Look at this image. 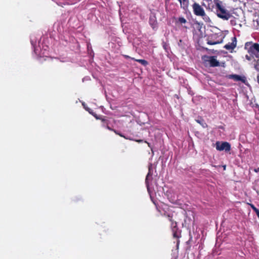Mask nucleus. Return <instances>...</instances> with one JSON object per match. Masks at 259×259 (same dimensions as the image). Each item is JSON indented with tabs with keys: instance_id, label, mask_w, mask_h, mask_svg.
Wrapping results in <instances>:
<instances>
[{
	"instance_id": "f257e3e1",
	"label": "nucleus",
	"mask_w": 259,
	"mask_h": 259,
	"mask_svg": "<svg viewBox=\"0 0 259 259\" xmlns=\"http://www.w3.org/2000/svg\"><path fill=\"white\" fill-rule=\"evenodd\" d=\"M213 2L214 5L208 4L206 6V9L212 11L215 7L217 16L224 20H228L232 17V15L225 9L223 2L220 0H213Z\"/></svg>"
},
{
	"instance_id": "f03ea898",
	"label": "nucleus",
	"mask_w": 259,
	"mask_h": 259,
	"mask_svg": "<svg viewBox=\"0 0 259 259\" xmlns=\"http://www.w3.org/2000/svg\"><path fill=\"white\" fill-rule=\"evenodd\" d=\"M192 7L195 15L202 17L205 22H210L211 21L210 18L206 15L204 9L199 4L195 2Z\"/></svg>"
},
{
	"instance_id": "7ed1b4c3",
	"label": "nucleus",
	"mask_w": 259,
	"mask_h": 259,
	"mask_svg": "<svg viewBox=\"0 0 259 259\" xmlns=\"http://www.w3.org/2000/svg\"><path fill=\"white\" fill-rule=\"evenodd\" d=\"M216 149L219 151L225 150L228 152L231 150V145L227 142H222L221 144L217 142L216 143Z\"/></svg>"
},
{
	"instance_id": "20e7f679",
	"label": "nucleus",
	"mask_w": 259,
	"mask_h": 259,
	"mask_svg": "<svg viewBox=\"0 0 259 259\" xmlns=\"http://www.w3.org/2000/svg\"><path fill=\"white\" fill-rule=\"evenodd\" d=\"M208 59L205 60L206 61L209 62L211 67H217L220 65L219 62L217 60L215 56L206 57Z\"/></svg>"
},
{
	"instance_id": "39448f33",
	"label": "nucleus",
	"mask_w": 259,
	"mask_h": 259,
	"mask_svg": "<svg viewBox=\"0 0 259 259\" xmlns=\"http://www.w3.org/2000/svg\"><path fill=\"white\" fill-rule=\"evenodd\" d=\"M237 45V39L236 37H232V42H229L226 44L224 46V48H225L227 50H233L236 48Z\"/></svg>"
},
{
	"instance_id": "423d86ee",
	"label": "nucleus",
	"mask_w": 259,
	"mask_h": 259,
	"mask_svg": "<svg viewBox=\"0 0 259 259\" xmlns=\"http://www.w3.org/2000/svg\"><path fill=\"white\" fill-rule=\"evenodd\" d=\"M153 175V167L152 164L150 163L148 166V172L146 176V178L145 179V184L147 188H148L149 186V178L151 177Z\"/></svg>"
},
{
	"instance_id": "0eeeda50",
	"label": "nucleus",
	"mask_w": 259,
	"mask_h": 259,
	"mask_svg": "<svg viewBox=\"0 0 259 259\" xmlns=\"http://www.w3.org/2000/svg\"><path fill=\"white\" fill-rule=\"evenodd\" d=\"M123 56L125 59H131L134 60L137 62H139L144 66H146L148 64V62L146 60H144V59H136L134 58L131 57L130 56H129L128 55H123Z\"/></svg>"
},
{
	"instance_id": "6e6552de",
	"label": "nucleus",
	"mask_w": 259,
	"mask_h": 259,
	"mask_svg": "<svg viewBox=\"0 0 259 259\" xmlns=\"http://www.w3.org/2000/svg\"><path fill=\"white\" fill-rule=\"evenodd\" d=\"M229 79H233L235 81H241L242 82H245V79L244 77H242L240 75L237 74H230L228 75Z\"/></svg>"
},
{
	"instance_id": "1a4fd4ad",
	"label": "nucleus",
	"mask_w": 259,
	"mask_h": 259,
	"mask_svg": "<svg viewBox=\"0 0 259 259\" xmlns=\"http://www.w3.org/2000/svg\"><path fill=\"white\" fill-rule=\"evenodd\" d=\"M180 3L181 8L184 10H186L188 8L189 2L188 0H178Z\"/></svg>"
},
{
	"instance_id": "9d476101",
	"label": "nucleus",
	"mask_w": 259,
	"mask_h": 259,
	"mask_svg": "<svg viewBox=\"0 0 259 259\" xmlns=\"http://www.w3.org/2000/svg\"><path fill=\"white\" fill-rule=\"evenodd\" d=\"M149 23L153 29H155L157 26V22L155 17L150 18Z\"/></svg>"
},
{
	"instance_id": "9b49d317",
	"label": "nucleus",
	"mask_w": 259,
	"mask_h": 259,
	"mask_svg": "<svg viewBox=\"0 0 259 259\" xmlns=\"http://www.w3.org/2000/svg\"><path fill=\"white\" fill-rule=\"evenodd\" d=\"M187 22V21L186 19L183 17H179L176 21L177 23H179L181 25H182L183 24H186Z\"/></svg>"
},
{
	"instance_id": "f8f14e48",
	"label": "nucleus",
	"mask_w": 259,
	"mask_h": 259,
	"mask_svg": "<svg viewBox=\"0 0 259 259\" xmlns=\"http://www.w3.org/2000/svg\"><path fill=\"white\" fill-rule=\"evenodd\" d=\"M171 222V230H178V226H177V223L174 220H172V221H170Z\"/></svg>"
},
{
	"instance_id": "ddd939ff",
	"label": "nucleus",
	"mask_w": 259,
	"mask_h": 259,
	"mask_svg": "<svg viewBox=\"0 0 259 259\" xmlns=\"http://www.w3.org/2000/svg\"><path fill=\"white\" fill-rule=\"evenodd\" d=\"M223 42V39H222L221 41H212V40H208L207 44L209 45H214L217 44H221Z\"/></svg>"
},
{
	"instance_id": "4468645a",
	"label": "nucleus",
	"mask_w": 259,
	"mask_h": 259,
	"mask_svg": "<svg viewBox=\"0 0 259 259\" xmlns=\"http://www.w3.org/2000/svg\"><path fill=\"white\" fill-rule=\"evenodd\" d=\"M114 132L117 134V135H119V136H120L121 137H124L125 139H131V138L130 137H128L127 136H126V135H122L121 133H120V131H114Z\"/></svg>"
},
{
	"instance_id": "2eb2a0df",
	"label": "nucleus",
	"mask_w": 259,
	"mask_h": 259,
	"mask_svg": "<svg viewBox=\"0 0 259 259\" xmlns=\"http://www.w3.org/2000/svg\"><path fill=\"white\" fill-rule=\"evenodd\" d=\"M197 122L199 123L200 124H201L203 128H205L207 125L206 123L204 122V120L201 118H200V119L197 120Z\"/></svg>"
},
{
	"instance_id": "dca6fc26",
	"label": "nucleus",
	"mask_w": 259,
	"mask_h": 259,
	"mask_svg": "<svg viewBox=\"0 0 259 259\" xmlns=\"http://www.w3.org/2000/svg\"><path fill=\"white\" fill-rule=\"evenodd\" d=\"M252 46L255 52L259 53V44L257 43H254L252 45Z\"/></svg>"
},
{
	"instance_id": "f3484780",
	"label": "nucleus",
	"mask_w": 259,
	"mask_h": 259,
	"mask_svg": "<svg viewBox=\"0 0 259 259\" xmlns=\"http://www.w3.org/2000/svg\"><path fill=\"white\" fill-rule=\"evenodd\" d=\"M248 52L249 54H255V52L253 48V46L252 45H251L249 48V49H248Z\"/></svg>"
},
{
	"instance_id": "a211bd4d",
	"label": "nucleus",
	"mask_w": 259,
	"mask_h": 259,
	"mask_svg": "<svg viewBox=\"0 0 259 259\" xmlns=\"http://www.w3.org/2000/svg\"><path fill=\"white\" fill-rule=\"evenodd\" d=\"M177 231L178 230H172V233H173V237L176 238H179L180 237L178 234Z\"/></svg>"
},
{
	"instance_id": "6ab92c4d",
	"label": "nucleus",
	"mask_w": 259,
	"mask_h": 259,
	"mask_svg": "<svg viewBox=\"0 0 259 259\" xmlns=\"http://www.w3.org/2000/svg\"><path fill=\"white\" fill-rule=\"evenodd\" d=\"M164 215L166 217V218L169 222L172 221V220H173L172 215H171L170 214H166L164 213Z\"/></svg>"
},
{
	"instance_id": "aec40b11",
	"label": "nucleus",
	"mask_w": 259,
	"mask_h": 259,
	"mask_svg": "<svg viewBox=\"0 0 259 259\" xmlns=\"http://www.w3.org/2000/svg\"><path fill=\"white\" fill-rule=\"evenodd\" d=\"M251 207L255 212H256V211L258 209L257 208H256L253 204H251Z\"/></svg>"
},
{
	"instance_id": "412c9836",
	"label": "nucleus",
	"mask_w": 259,
	"mask_h": 259,
	"mask_svg": "<svg viewBox=\"0 0 259 259\" xmlns=\"http://www.w3.org/2000/svg\"><path fill=\"white\" fill-rule=\"evenodd\" d=\"M257 217L259 218V209H258L255 212Z\"/></svg>"
},
{
	"instance_id": "4be33fe9",
	"label": "nucleus",
	"mask_w": 259,
	"mask_h": 259,
	"mask_svg": "<svg viewBox=\"0 0 259 259\" xmlns=\"http://www.w3.org/2000/svg\"><path fill=\"white\" fill-rule=\"evenodd\" d=\"M257 80L258 83H259V75H257Z\"/></svg>"
},
{
	"instance_id": "5701e85b",
	"label": "nucleus",
	"mask_w": 259,
	"mask_h": 259,
	"mask_svg": "<svg viewBox=\"0 0 259 259\" xmlns=\"http://www.w3.org/2000/svg\"><path fill=\"white\" fill-rule=\"evenodd\" d=\"M247 45H248V42H246V43L245 44V49H246V48H247Z\"/></svg>"
},
{
	"instance_id": "b1692460",
	"label": "nucleus",
	"mask_w": 259,
	"mask_h": 259,
	"mask_svg": "<svg viewBox=\"0 0 259 259\" xmlns=\"http://www.w3.org/2000/svg\"><path fill=\"white\" fill-rule=\"evenodd\" d=\"M246 58L248 59V60H249V59L248 58V57L247 56V55L246 56Z\"/></svg>"
},
{
	"instance_id": "393cba45",
	"label": "nucleus",
	"mask_w": 259,
	"mask_h": 259,
	"mask_svg": "<svg viewBox=\"0 0 259 259\" xmlns=\"http://www.w3.org/2000/svg\"><path fill=\"white\" fill-rule=\"evenodd\" d=\"M108 129H109V130H112L111 128H109V127H108Z\"/></svg>"
},
{
	"instance_id": "a878e982",
	"label": "nucleus",
	"mask_w": 259,
	"mask_h": 259,
	"mask_svg": "<svg viewBox=\"0 0 259 259\" xmlns=\"http://www.w3.org/2000/svg\"><path fill=\"white\" fill-rule=\"evenodd\" d=\"M258 169H259V167H258Z\"/></svg>"
}]
</instances>
